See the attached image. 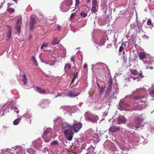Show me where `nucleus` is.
I'll use <instances>...</instances> for the list:
<instances>
[{"label": "nucleus", "instance_id": "nucleus-32", "mask_svg": "<svg viewBox=\"0 0 154 154\" xmlns=\"http://www.w3.org/2000/svg\"><path fill=\"white\" fill-rule=\"evenodd\" d=\"M152 20L150 19H148L147 20V24L148 25H152Z\"/></svg>", "mask_w": 154, "mask_h": 154}, {"label": "nucleus", "instance_id": "nucleus-12", "mask_svg": "<svg viewBox=\"0 0 154 154\" xmlns=\"http://www.w3.org/2000/svg\"><path fill=\"white\" fill-rule=\"evenodd\" d=\"M37 91L41 94H44L46 93V91L44 89H42L40 87H37L36 88Z\"/></svg>", "mask_w": 154, "mask_h": 154}, {"label": "nucleus", "instance_id": "nucleus-62", "mask_svg": "<svg viewBox=\"0 0 154 154\" xmlns=\"http://www.w3.org/2000/svg\"><path fill=\"white\" fill-rule=\"evenodd\" d=\"M135 93V92H134H134H133V93Z\"/></svg>", "mask_w": 154, "mask_h": 154}, {"label": "nucleus", "instance_id": "nucleus-57", "mask_svg": "<svg viewBox=\"0 0 154 154\" xmlns=\"http://www.w3.org/2000/svg\"><path fill=\"white\" fill-rule=\"evenodd\" d=\"M75 10V9H73V10H72V11H74Z\"/></svg>", "mask_w": 154, "mask_h": 154}, {"label": "nucleus", "instance_id": "nucleus-14", "mask_svg": "<svg viewBox=\"0 0 154 154\" xmlns=\"http://www.w3.org/2000/svg\"><path fill=\"white\" fill-rule=\"evenodd\" d=\"M59 41L58 40L57 38H53V40L52 42V44L53 45H56L58 44L59 43Z\"/></svg>", "mask_w": 154, "mask_h": 154}, {"label": "nucleus", "instance_id": "nucleus-27", "mask_svg": "<svg viewBox=\"0 0 154 154\" xmlns=\"http://www.w3.org/2000/svg\"><path fill=\"white\" fill-rule=\"evenodd\" d=\"M123 44V43L122 44V45L120 46L119 47V51L120 52H121L122 51L124 50H125V48L122 45Z\"/></svg>", "mask_w": 154, "mask_h": 154}, {"label": "nucleus", "instance_id": "nucleus-36", "mask_svg": "<svg viewBox=\"0 0 154 154\" xmlns=\"http://www.w3.org/2000/svg\"><path fill=\"white\" fill-rule=\"evenodd\" d=\"M80 4V2L79 0H76L75 3V6H77L78 5H79Z\"/></svg>", "mask_w": 154, "mask_h": 154}, {"label": "nucleus", "instance_id": "nucleus-25", "mask_svg": "<svg viewBox=\"0 0 154 154\" xmlns=\"http://www.w3.org/2000/svg\"><path fill=\"white\" fill-rule=\"evenodd\" d=\"M120 105L121 106H122V107H127L128 106V105L126 103H120Z\"/></svg>", "mask_w": 154, "mask_h": 154}, {"label": "nucleus", "instance_id": "nucleus-54", "mask_svg": "<svg viewBox=\"0 0 154 154\" xmlns=\"http://www.w3.org/2000/svg\"><path fill=\"white\" fill-rule=\"evenodd\" d=\"M44 101L45 102V99L42 100V101Z\"/></svg>", "mask_w": 154, "mask_h": 154}, {"label": "nucleus", "instance_id": "nucleus-11", "mask_svg": "<svg viewBox=\"0 0 154 154\" xmlns=\"http://www.w3.org/2000/svg\"><path fill=\"white\" fill-rule=\"evenodd\" d=\"M75 91H70L69 92H68L67 94V95L68 97H75L76 96H77L79 95V94H75Z\"/></svg>", "mask_w": 154, "mask_h": 154}, {"label": "nucleus", "instance_id": "nucleus-9", "mask_svg": "<svg viewBox=\"0 0 154 154\" xmlns=\"http://www.w3.org/2000/svg\"><path fill=\"white\" fill-rule=\"evenodd\" d=\"M141 102L140 101L137 102V103H135L134 104V107L135 109H140L142 106H141L140 105Z\"/></svg>", "mask_w": 154, "mask_h": 154}, {"label": "nucleus", "instance_id": "nucleus-50", "mask_svg": "<svg viewBox=\"0 0 154 154\" xmlns=\"http://www.w3.org/2000/svg\"><path fill=\"white\" fill-rule=\"evenodd\" d=\"M61 96L60 95V94H58L57 96H55V97L56 98V97H58V96Z\"/></svg>", "mask_w": 154, "mask_h": 154}, {"label": "nucleus", "instance_id": "nucleus-48", "mask_svg": "<svg viewBox=\"0 0 154 154\" xmlns=\"http://www.w3.org/2000/svg\"><path fill=\"white\" fill-rule=\"evenodd\" d=\"M60 28V25L57 26L58 29H59Z\"/></svg>", "mask_w": 154, "mask_h": 154}, {"label": "nucleus", "instance_id": "nucleus-28", "mask_svg": "<svg viewBox=\"0 0 154 154\" xmlns=\"http://www.w3.org/2000/svg\"><path fill=\"white\" fill-rule=\"evenodd\" d=\"M8 11L10 13H13L15 12L14 10L11 8H8Z\"/></svg>", "mask_w": 154, "mask_h": 154}, {"label": "nucleus", "instance_id": "nucleus-13", "mask_svg": "<svg viewBox=\"0 0 154 154\" xmlns=\"http://www.w3.org/2000/svg\"><path fill=\"white\" fill-rule=\"evenodd\" d=\"M139 57L140 60H143L145 58L146 55L144 52H141L139 53Z\"/></svg>", "mask_w": 154, "mask_h": 154}, {"label": "nucleus", "instance_id": "nucleus-33", "mask_svg": "<svg viewBox=\"0 0 154 154\" xmlns=\"http://www.w3.org/2000/svg\"><path fill=\"white\" fill-rule=\"evenodd\" d=\"M13 110L17 114L19 113V111L17 108L14 107V108H13Z\"/></svg>", "mask_w": 154, "mask_h": 154}, {"label": "nucleus", "instance_id": "nucleus-16", "mask_svg": "<svg viewBox=\"0 0 154 154\" xmlns=\"http://www.w3.org/2000/svg\"><path fill=\"white\" fill-rule=\"evenodd\" d=\"M21 120V119L20 118L16 119L13 121V124L14 125H17Z\"/></svg>", "mask_w": 154, "mask_h": 154}, {"label": "nucleus", "instance_id": "nucleus-2", "mask_svg": "<svg viewBox=\"0 0 154 154\" xmlns=\"http://www.w3.org/2000/svg\"><path fill=\"white\" fill-rule=\"evenodd\" d=\"M63 133L66 138L68 140L71 141L72 140L74 134L72 130L70 129L66 130L64 131Z\"/></svg>", "mask_w": 154, "mask_h": 154}, {"label": "nucleus", "instance_id": "nucleus-61", "mask_svg": "<svg viewBox=\"0 0 154 154\" xmlns=\"http://www.w3.org/2000/svg\"><path fill=\"white\" fill-rule=\"evenodd\" d=\"M31 36H29V38H31Z\"/></svg>", "mask_w": 154, "mask_h": 154}, {"label": "nucleus", "instance_id": "nucleus-22", "mask_svg": "<svg viewBox=\"0 0 154 154\" xmlns=\"http://www.w3.org/2000/svg\"><path fill=\"white\" fill-rule=\"evenodd\" d=\"M105 86H102L100 90V94L101 95L104 91Z\"/></svg>", "mask_w": 154, "mask_h": 154}, {"label": "nucleus", "instance_id": "nucleus-47", "mask_svg": "<svg viewBox=\"0 0 154 154\" xmlns=\"http://www.w3.org/2000/svg\"><path fill=\"white\" fill-rule=\"evenodd\" d=\"M7 26L9 28V29H11V25H8Z\"/></svg>", "mask_w": 154, "mask_h": 154}, {"label": "nucleus", "instance_id": "nucleus-30", "mask_svg": "<svg viewBox=\"0 0 154 154\" xmlns=\"http://www.w3.org/2000/svg\"><path fill=\"white\" fill-rule=\"evenodd\" d=\"M92 6H97V0H92Z\"/></svg>", "mask_w": 154, "mask_h": 154}, {"label": "nucleus", "instance_id": "nucleus-53", "mask_svg": "<svg viewBox=\"0 0 154 154\" xmlns=\"http://www.w3.org/2000/svg\"><path fill=\"white\" fill-rule=\"evenodd\" d=\"M142 102V103H143V105H145V103H144V102Z\"/></svg>", "mask_w": 154, "mask_h": 154}, {"label": "nucleus", "instance_id": "nucleus-46", "mask_svg": "<svg viewBox=\"0 0 154 154\" xmlns=\"http://www.w3.org/2000/svg\"><path fill=\"white\" fill-rule=\"evenodd\" d=\"M143 37L145 38H149L146 35H143Z\"/></svg>", "mask_w": 154, "mask_h": 154}, {"label": "nucleus", "instance_id": "nucleus-55", "mask_svg": "<svg viewBox=\"0 0 154 154\" xmlns=\"http://www.w3.org/2000/svg\"><path fill=\"white\" fill-rule=\"evenodd\" d=\"M147 63L146 62H145V61H144V63L145 64V63Z\"/></svg>", "mask_w": 154, "mask_h": 154}, {"label": "nucleus", "instance_id": "nucleus-18", "mask_svg": "<svg viewBox=\"0 0 154 154\" xmlns=\"http://www.w3.org/2000/svg\"><path fill=\"white\" fill-rule=\"evenodd\" d=\"M31 59L32 60L33 62V63L36 66H38V64L36 61L35 57L34 56H32Z\"/></svg>", "mask_w": 154, "mask_h": 154}, {"label": "nucleus", "instance_id": "nucleus-31", "mask_svg": "<svg viewBox=\"0 0 154 154\" xmlns=\"http://www.w3.org/2000/svg\"><path fill=\"white\" fill-rule=\"evenodd\" d=\"M30 30H32L34 29L35 26V24L29 23Z\"/></svg>", "mask_w": 154, "mask_h": 154}, {"label": "nucleus", "instance_id": "nucleus-40", "mask_svg": "<svg viewBox=\"0 0 154 154\" xmlns=\"http://www.w3.org/2000/svg\"><path fill=\"white\" fill-rule=\"evenodd\" d=\"M138 75H139V77H140L143 78L144 77L143 76L142 72H141L139 73Z\"/></svg>", "mask_w": 154, "mask_h": 154}, {"label": "nucleus", "instance_id": "nucleus-60", "mask_svg": "<svg viewBox=\"0 0 154 154\" xmlns=\"http://www.w3.org/2000/svg\"><path fill=\"white\" fill-rule=\"evenodd\" d=\"M124 45L125 46H125L126 45L125 44H124Z\"/></svg>", "mask_w": 154, "mask_h": 154}, {"label": "nucleus", "instance_id": "nucleus-24", "mask_svg": "<svg viewBox=\"0 0 154 154\" xmlns=\"http://www.w3.org/2000/svg\"><path fill=\"white\" fill-rule=\"evenodd\" d=\"M36 22V20L34 18L31 17L30 21V23L35 24Z\"/></svg>", "mask_w": 154, "mask_h": 154}, {"label": "nucleus", "instance_id": "nucleus-10", "mask_svg": "<svg viewBox=\"0 0 154 154\" xmlns=\"http://www.w3.org/2000/svg\"><path fill=\"white\" fill-rule=\"evenodd\" d=\"M71 67V65L69 63L66 64L65 65L64 67V70L65 72H66L69 70L70 69Z\"/></svg>", "mask_w": 154, "mask_h": 154}, {"label": "nucleus", "instance_id": "nucleus-8", "mask_svg": "<svg viewBox=\"0 0 154 154\" xmlns=\"http://www.w3.org/2000/svg\"><path fill=\"white\" fill-rule=\"evenodd\" d=\"M118 122L119 124L121 123H125L126 121L125 118L123 116H120L118 118Z\"/></svg>", "mask_w": 154, "mask_h": 154}, {"label": "nucleus", "instance_id": "nucleus-34", "mask_svg": "<svg viewBox=\"0 0 154 154\" xmlns=\"http://www.w3.org/2000/svg\"><path fill=\"white\" fill-rule=\"evenodd\" d=\"M71 61L70 62H72L75 65V59L74 57H72L71 58Z\"/></svg>", "mask_w": 154, "mask_h": 154}, {"label": "nucleus", "instance_id": "nucleus-17", "mask_svg": "<svg viewBox=\"0 0 154 154\" xmlns=\"http://www.w3.org/2000/svg\"><path fill=\"white\" fill-rule=\"evenodd\" d=\"M11 29H9L8 30V32L6 33V37L9 39L11 37Z\"/></svg>", "mask_w": 154, "mask_h": 154}, {"label": "nucleus", "instance_id": "nucleus-43", "mask_svg": "<svg viewBox=\"0 0 154 154\" xmlns=\"http://www.w3.org/2000/svg\"><path fill=\"white\" fill-rule=\"evenodd\" d=\"M148 68H149L150 69H153V67L152 66H149V67H147L146 68V69H148Z\"/></svg>", "mask_w": 154, "mask_h": 154}, {"label": "nucleus", "instance_id": "nucleus-21", "mask_svg": "<svg viewBox=\"0 0 154 154\" xmlns=\"http://www.w3.org/2000/svg\"><path fill=\"white\" fill-rule=\"evenodd\" d=\"M131 72V73L134 75H137L139 74V72L136 69L132 70Z\"/></svg>", "mask_w": 154, "mask_h": 154}, {"label": "nucleus", "instance_id": "nucleus-42", "mask_svg": "<svg viewBox=\"0 0 154 154\" xmlns=\"http://www.w3.org/2000/svg\"><path fill=\"white\" fill-rule=\"evenodd\" d=\"M149 94L151 95H154V90H152L149 92Z\"/></svg>", "mask_w": 154, "mask_h": 154}, {"label": "nucleus", "instance_id": "nucleus-39", "mask_svg": "<svg viewBox=\"0 0 154 154\" xmlns=\"http://www.w3.org/2000/svg\"><path fill=\"white\" fill-rule=\"evenodd\" d=\"M78 74V73L77 72L76 73V74H74V77L73 78V79H75L77 78V77Z\"/></svg>", "mask_w": 154, "mask_h": 154}, {"label": "nucleus", "instance_id": "nucleus-49", "mask_svg": "<svg viewBox=\"0 0 154 154\" xmlns=\"http://www.w3.org/2000/svg\"><path fill=\"white\" fill-rule=\"evenodd\" d=\"M91 0H87L86 2L88 3L90 2L91 1Z\"/></svg>", "mask_w": 154, "mask_h": 154}, {"label": "nucleus", "instance_id": "nucleus-26", "mask_svg": "<svg viewBox=\"0 0 154 154\" xmlns=\"http://www.w3.org/2000/svg\"><path fill=\"white\" fill-rule=\"evenodd\" d=\"M49 133V131L48 130L45 131L44 133H43V136L45 137L47 136Z\"/></svg>", "mask_w": 154, "mask_h": 154}, {"label": "nucleus", "instance_id": "nucleus-45", "mask_svg": "<svg viewBox=\"0 0 154 154\" xmlns=\"http://www.w3.org/2000/svg\"><path fill=\"white\" fill-rule=\"evenodd\" d=\"M87 66H88L87 64H85L83 66V68L84 69L85 68H87Z\"/></svg>", "mask_w": 154, "mask_h": 154}, {"label": "nucleus", "instance_id": "nucleus-6", "mask_svg": "<svg viewBox=\"0 0 154 154\" xmlns=\"http://www.w3.org/2000/svg\"><path fill=\"white\" fill-rule=\"evenodd\" d=\"M64 4L67 7H69L72 5V0H65ZM70 7L67 9L66 10L63 11V12L67 11L69 9Z\"/></svg>", "mask_w": 154, "mask_h": 154}, {"label": "nucleus", "instance_id": "nucleus-35", "mask_svg": "<svg viewBox=\"0 0 154 154\" xmlns=\"http://www.w3.org/2000/svg\"><path fill=\"white\" fill-rule=\"evenodd\" d=\"M57 143H58V142H57V141H55L52 142L51 143V145H56L57 144Z\"/></svg>", "mask_w": 154, "mask_h": 154}, {"label": "nucleus", "instance_id": "nucleus-3", "mask_svg": "<svg viewBox=\"0 0 154 154\" xmlns=\"http://www.w3.org/2000/svg\"><path fill=\"white\" fill-rule=\"evenodd\" d=\"M143 119L140 118L138 116L135 117L134 120L135 124L137 125L135 128L137 129L140 127H142L144 124L143 123Z\"/></svg>", "mask_w": 154, "mask_h": 154}, {"label": "nucleus", "instance_id": "nucleus-44", "mask_svg": "<svg viewBox=\"0 0 154 154\" xmlns=\"http://www.w3.org/2000/svg\"><path fill=\"white\" fill-rule=\"evenodd\" d=\"M2 1L1 2L0 1V4H1V5H2L3 3H4L5 2V0H2Z\"/></svg>", "mask_w": 154, "mask_h": 154}, {"label": "nucleus", "instance_id": "nucleus-56", "mask_svg": "<svg viewBox=\"0 0 154 154\" xmlns=\"http://www.w3.org/2000/svg\"><path fill=\"white\" fill-rule=\"evenodd\" d=\"M2 6L1 5V6H0V8H2Z\"/></svg>", "mask_w": 154, "mask_h": 154}, {"label": "nucleus", "instance_id": "nucleus-38", "mask_svg": "<svg viewBox=\"0 0 154 154\" xmlns=\"http://www.w3.org/2000/svg\"><path fill=\"white\" fill-rule=\"evenodd\" d=\"M75 14V13H72V14L70 16V18L72 19L74 18Z\"/></svg>", "mask_w": 154, "mask_h": 154}, {"label": "nucleus", "instance_id": "nucleus-23", "mask_svg": "<svg viewBox=\"0 0 154 154\" xmlns=\"http://www.w3.org/2000/svg\"><path fill=\"white\" fill-rule=\"evenodd\" d=\"M80 16L83 17H85L87 15V12H82L80 14Z\"/></svg>", "mask_w": 154, "mask_h": 154}, {"label": "nucleus", "instance_id": "nucleus-51", "mask_svg": "<svg viewBox=\"0 0 154 154\" xmlns=\"http://www.w3.org/2000/svg\"><path fill=\"white\" fill-rule=\"evenodd\" d=\"M15 3H17V0H12Z\"/></svg>", "mask_w": 154, "mask_h": 154}, {"label": "nucleus", "instance_id": "nucleus-4", "mask_svg": "<svg viewBox=\"0 0 154 154\" xmlns=\"http://www.w3.org/2000/svg\"><path fill=\"white\" fill-rule=\"evenodd\" d=\"M108 86L106 88V90L105 91L104 97L106 98L109 94L111 90L112 81L111 79H110L108 82Z\"/></svg>", "mask_w": 154, "mask_h": 154}, {"label": "nucleus", "instance_id": "nucleus-20", "mask_svg": "<svg viewBox=\"0 0 154 154\" xmlns=\"http://www.w3.org/2000/svg\"><path fill=\"white\" fill-rule=\"evenodd\" d=\"M97 6H92L91 8V12L92 13H94L96 12L97 11V10L96 8Z\"/></svg>", "mask_w": 154, "mask_h": 154}, {"label": "nucleus", "instance_id": "nucleus-29", "mask_svg": "<svg viewBox=\"0 0 154 154\" xmlns=\"http://www.w3.org/2000/svg\"><path fill=\"white\" fill-rule=\"evenodd\" d=\"M48 44L46 43H44L42 44V46L41 47V49H42V48H45L47 46Z\"/></svg>", "mask_w": 154, "mask_h": 154}, {"label": "nucleus", "instance_id": "nucleus-41", "mask_svg": "<svg viewBox=\"0 0 154 154\" xmlns=\"http://www.w3.org/2000/svg\"><path fill=\"white\" fill-rule=\"evenodd\" d=\"M75 79H72V80L71 83L70 85V86L71 87H72L73 86L72 85V84L73 83Z\"/></svg>", "mask_w": 154, "mask_h": 154}, {"label": "nucleus", "instance_id": "nucleus-59", "mask_svg": "<svg viewBox=\"0 0 154 154\" xmlns=\"http://www.w3.org/2000/svg\"><path fill=\"white\" fill-rule=\"evenodd\" d=\"M142 25H141V26H140V27H142Z\"/></svg>", "mask_w": 154, "mask_h": 154}, {"label": "nucleus", "instance_id": "nucleus-15", "mask_svg": "<svg viewBox=\"0 0 154 154\" xmlns=\"http://www.w3.org/2000/svg\"><path fill=\"white\" fill-rule=\"evenodd\" d=\"M22 81L23 82V84L25 85L27 82V79L26 78V74L25 73L24 74L23 77V78L22 79Z\"/></svg>", "mask_w": 154, "mask_h": 154}, {"label": "nucleus", "instance_id": "nucleus-58", "mask_svg": "<svg viewBox=\"0 0 154 154\" xmlns=\"http://www.w3.org/2000/svg\"><path fill=\"white\" fill-rule=\"evenodd\" d=\"M98 87H99L100 86H99V84H98Z\"/></svg>", "mask_w": 154, "mask_h": 154}, {"label": "nucleus", "instance_id": "nucleus-52", "mask_svg": "<svg viewBox=\"0 0 154 154\" xmlns=\"http://www.w3.org/2000/svg\"><path fill=\"white\" fill-rule=\"evenodd\" d=\"M122 53L123 54H125V51H124V50L123 51Z\"/></svg>", "mask_w": 154, "mask_h": 154}, {"label": "nucleus", "instance_id": "nucleus-7", "mask_svg": "<svg viewBox=\"0 0 154 154\" xmlns=\"http://www.w3.org/2000/svg\"><path fill=\"white\" fill-rule=\"evenodd\" d=\"M120 129V127H117L113 125L110 127L109 129V131L110 132H114L116 131H119Z\"/></svg>", "mask_w": 154, "mask_h": 154}, {"label": "nucleus", "instance_id": "nucleus-19", "mask_svg": "<svg viewBox=\"0 0 154 154\" xmlns=\"http://www.w3.org/2000/svg\"><path fill=\"white\" fill-rule=\"evenodd\" d=\"M87 119H88L89 121H90L91 122H96V120L95 118H94L89 116H88L87 117Z\"/></svg>", "mask_w": 154, "mask_h": 154}, {"label": "nucleus", "instance_id": "nucleus-37", "mask_svg": "<svg viewBox=\"0 0 154 154\" xmlns=\"http://www.w3.org/2000/svg\"><path fill=\"white\" fill-rule=\"evenodd\" d=\"M140 96H134V99H140Z\"/></svg>", "mask_w": 154, "mask_h": 154}, {"label": "nucleus", "instance_id": "nucleus-1", "mask_svg": "<svg viewBox=\"0 0 154 154\" xmlns=\"http://www.w3.org/2000/svg\"><path fill=\"white\" fill-rule=\"evenodd\" d=\"M67 125L69 128L73 130L75 133L79 132L82 127V124L80 122L74 123L72 125L70 124H68Z\"/></svg>", "mask_w": 154, "mask_h": 154}, {"label": "nucleus", "instance_id": "nucleus-5", "mask_svg": "<svg viewBox=\"0 0 154 154\" xmlns=\"http://www.w3.org/2000/svg\"><path fill=\"white\" fill-rule=\"evenodd\" d=\"M22 22V17L21 16H19L17 20L16 28L19 32H20L21 26Z\"/></svg>", "mask_w": 154, "mask_h": 154}]
</instances>
